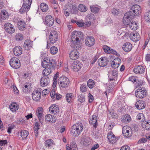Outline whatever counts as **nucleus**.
<instances>
[{"label":"nucleus","mask_w":150,"mask_h":150,"mask_svg":"<svg viewBox=\"0 0 150 150\" xmlns=\"http://www.w3.org/2000/svg\"><path fill=\"white\" fill-rule=\"evenodd\" d=\"M71 132L74 137H77L81 133L83 129V125L81 122L77 123L71 127Z\"/></svg>","instance_id":"obj_1"},{"label":"nucleus","mask_w":150,"mask_h":150,"mask_svg":"<svg viewBox=\"0 0 150 150\" xmlns=\"http://www.w3.org/2000/svg\"><path fill=\"white\" fill-rule=\"evenodd\" d=\"M41 65L43 68L49 66L51 68H54L55 65V61L53 59L50 60L49 58H45L43 60Z\"/></svg>","instance_id":"obj_2"},{"label":"nucleus","mask_w":150,"mask_h":150,"mask_svg":"<svg viewBox=\"0 0 150 150\" xmlns=\"http://www.w3.org/2000/svg\"><path fill=\"white\" fill-rule=\"evenodd\" d=\"M134 14L135 13L130 10L125 14L123 18V21L125 25H128V22L131 21V20L133 18L134 16H136L134 15Z\"/></svg>","instance_id":"obj_3"},{"label":"nucleus","mask_w":150,"mask_h":150,"mask_svg":"<svg viewBox=\"0 0 150 150\" xmlns=\"http://www.w3.org/2000/svg\"><path fill=\"white\" fill-rule=\"evenodd\" d=\"M23 3L21 8L20 9L19 12L23 13L24 12L28 11L30 8L32 0H23Z\"/></svg>","instance_id":"obj_4"},{"label":"nucleus","mask_w":150,"mask_h":150,"mask_svg":"<svg viewBox=\"0 0 150 150\" xmlns=\"http://www.w3.org/2000/svg\"><path fill=\"white\" fill-rule=\"evenodd\" d=\"M59 86L63 88L68 87L70 83L69 79L66 76L61 77L58 80Z\"/></svg>","instance_id":"obj_5"},{"label":"nucleus","mask_w":150,"mask_h":150,"mask_svg":"<svg viewBox=\"0 0 150 150\" xmlns=\"http://www.w3.org/2000/svg\"><path fill=\"white\" fill-rule=\"evenodd\" d=\"M147 92L145 88L140 87L137 90L135 93V96L136 97L142 99L146 96Z\"/></svg>","instance_id":"obj_6"},{"label":"nucleus","mask_w":150,"mask_h":150,"mask_svg":"<svg viewBox=\"0 0 150 150\" xmlns=\"http://www.w3.org/2000/svg\"><path fill=\"white\" fill-rule=\"evenodd\" d=\"M9 63L11 67L14 69H18L21 66L20 61L16 57H13L11 58L10 60Z\"/></svg>","instance_id":"obj_7"},{"label":"nucleus","mask_w":150,"mask_h":150,"mask_svg":"<svg viewBox=\"0 0 150 150\" xmlns=\"http://www.w3.org/2000/svg\"><path fill=\"white\" fill-rule=\"evenodd\" d=\"M58 35L57 32L53 31L50 32V40L52 43H54L56 42L58 39Z\"/></svg>","instance_id":"obj_8"},{"label":"nucleus","mask_w":150,"mask_h":150,"mask_svg":"<svg viewBox=\"0 0 150 150\" xmlns=\"http://www.w3.org/2000/svg\"><path fill=\"white\" fill-rule=\"evenodd\" d=\"M5 30L9 33H12L15 31L14 26L9 23H7L4 25Z\"/></svg>","instance_id":"obj_9"},{"label":"nucleus","mask_w":150,"mask_h":150,"mask_svg":"<svg viewBox=\"0 0 150 150\" xmlns=\"http://www.w3.org/2000/svg\"><path fill=\"white\" fill-rule=\"evenodd\" d=\"M46 25L49 26H52L54 23V20L53 18L50 15H47L45 18Z\"/></svg>","instance_id":"obj_10"},{"label":"nucleus","mask_w":150,"mask_h":150,"mask_svg":"<svg viewBox=\"0 0 150 150\" xmlns=\"http://www.w3.org/2000/svg\"><path fill=\"white\" fill-rule=\"evenodd\" d=\"M103 49L105 52L107 53L110 54L111 53L117 55V56L119 57L120 56V54L115 50L110 48L106 45H104L103 46Z\"/></svg>","instance_id":"obj_11"},{"label":"nucleus","mask_w":150,"mask_h":150,"mask_svg":"<svg viewBox=\"0 0 150 150\" xmlns=\"http://www.w3.org/2000/svg\"><path fill=\"white\" fill-rule=\"evenodd\" d=\"M82 64L79 61H74L72 64L71 68L74 71H78L81 68Z\"/></svg>","instance_id":"obj_12"},{"label":"nucleus","mask_w":150,"mask_h":150,"mask_svg":"<svg viewBox=\"0 0 150 150\" xmlns=\"http://www.w3.org/2000/svg\"><path fill=\"white\" fill-rule=\"evenodd\" d=\"M85 42L87 46L91 47L94 44L95 40L92 36H88L86 38Z\"/></svg>","instance_id":"obj_13"},{"label":"nucleus","mask_w":150,"mask_h":150,"mask_svg":"<svg viewBox=\"0 0 150 150\" xmlns=\"http://www.w3.org/2000/svg\"><path fill=\"white\" fill-rule=\"evenodd\" d=\"M50 112L54 114H57L59 111V109L58 105L55 104L52 105L49 108Z\"/></svg>","instance_id":"obj_14"},{"label":"nucleus","mask_w":150,"mask_h":150,"mask_svg":"<svg viewBox=\"0 0 150 150\" xmlns=\"http://www.w3.org/2000/svg\"><path fill=\"white\" fill-rule=\"evenodd\" d=\"M131 129L129 127H124L123 128L122 134L124 136L126 137H129L132 136V133L130 131Z\"/></svg>","instance_id":"obj_15"},{"label":"nucleus","mask_w":150,"mask_h":150,"mask_svg":"<svg viewBox=\"0 0 150 150\" xmlns=\"http://www.w3.org/2000/svg\"><path fill=\"white\" fill-rule=\"evenodd\" d=\"M141 7L138 5L135 4L133 5L130 8V10L135 13L134 15L137 16L141 13Z\"/></svg>","instance_id":"obj_16"},{"label":"nucleus","mask_w":150,"mask_h":150,"mask_svg":"<svg viewBox=\"0 0 150 150\" xmlns=\"http://www.w3.org/2000/svg\"><path fill=\"white\" fill-rule=\"evenodd\" d=\"M50 79L48 77L46 76L41 78L40 81V84L41 86L45 87L47 86L50 83Z\"/></svg>","instance_id":"obj_17"},{"label":"nucleus","mask_w":150,"mask_h":150,"mask_svg":"<svg viewBox=\"0 0 150 150\" xmlns=\"http://www.w3.org/2000/svg\"><path fill=\"white\" fill-rule=\"evenodd\" d=\"M43 112V109L42 107L38 108L36 112L37 115L41 123L43 122L44 118Z\"/></svg>","instance_id":"obj_18"},{"label":"nucleus","mask_w":150,"mask_h":150,"mask_svg":"<svg viewBox=\"0 0 150 150\" xmlns=\"http://www.w3.org/2000/svg\"><path fill=\"white\" fill-rule=\"evenodd\" d=\"M130 38L132 40L135 42L138 41L140 39L139 35L136 31L130 34Z\"/></svg>","instance_id":"obj_19"},{"label":"nucleus","mask_w":150,"mask_h":150,"mask_svg":"<svg viewBox=\"0 0 150 150\" xmlns=\"http://www.w3.org/2000/svg\"><path fill=\"white\" fill-rule=\"evenodd\" d=\"M145 68L142 66L139 65L134 68L133 71L136 74H142L145 71Z\"/></svg>","instance_id":"obj_20"},{"label":"nucleus","mask_w":150,"mask_h":150,"mask_svg":"<svg viewBox=\"0 0 150 150\" xmlns=\"http://www.w3.org/2000/svg\"><path fill=\"white\" fill-rule=\"evenodd\" d=\"M135 106L138 109L142 110L145 108L146 106L145 103L143 100H139L136 103Z\"/></svg>","instance_id":"obj_21"},{"label":"nucleus","mask_w":150,"mask_h":150,"mask_svg":"<svg viewBox=\"0 0 150 150\" xmlns=\"http://www.w3.org/2000/svg\"><path fill=\"white\" fill-rule=\"evenodd\" d=\"M121 62V60L120 58H116L112 62V67L113 68L116 69L118 68Z\"/></svg>","instance_id":"obj_22"},{"label":"nucleus","mask_w":150,"mask_h":150,"mask_svg":"<svg viewBox=\"0 0 150 150\" xmlns=\"http://www.w3.org/2000/svg\"><path fill=\"white\" fill-rule=\"evenodd\" d=\"M41 96V92L38 91H33L32 94L33 99L37 101L40 100Z\"/></svg>","instance_id":"obj_23"},{"label":"nucleus","mask_w":150,"mask_h":150,"mask_svg":"<svg viewBox=\"0 0 150 150\" xmlns=\"http://www.w3.org/2000/svg\"><path fill=\"white\" fill-rule=\"evenodd\" d=\"M108 60L105 57L99 59L98 60V65L102 67H104L106 66L108 64Z\"/></svg>","instance_id":"obj_24"},{"label":"nucleus","mask_w":150,"mask_h":150,"mask_svg":"<svg viewBox=\"0 0 150 150\" xmlns=\"http://www.w3.org/2000/svg\"><path fill=\"white\" fill-rule=\"evenodd\" d=\"M69 56L71 59L75 60L77 59L79 56V52L76 50H73L70 52Z\"/></svg>","instance_id":"obj_25"},{"label":"nucleus","mask_w":150,"mask_h":150,"mask_svg":"<svg viewBox=\"0 0 150 150\" xmlns=\"http://www.w3.org/2000/svg\"><path fill=\"white\" fill-rule=\"evenodd\" d=\"M71 41L74 44V46H76L77 47L76 45L79 43L80 42L79 40V38L77 37V36L75 34L73 33L71 38Z\"/></svg>","instance_id":"obj_26"},{"label":"nucleus","mask_w":150,"mask_h":150,"mask_svg":"<svg viewBox=\"0 0 150 150\" xmlns=\"http://www.w3.org/2000/svg\"><path fill=\"white\" fill-rule=\"evenodd\" d=\"M45 120L51 123H54L57 120L56 117L52 116L51 114H48L45 116Z\"/></svg>","instance_id":"obj_27"},{"label":"nucleus","mask_w":150,"mask_h":150,"mask_svg":"<svg viewBox=\"0 0 150 150\" xmlns=\"http://www.w3.org/2000/svg\"><path fill=\"white\" fill-rule=\"evenodd\" d=\"M132 48V45L130 42L125 43L123 45L122 49L126 52H129Z\"/></svg>","instance_id":"obj_28"},{"label":"nucleus","mask_w":150,"mask_h":150,"mask_svg":"<svg viewBox=\"0 0 150 150\" xmlns=\"http://www.w3.org/2000/svg\"><path fill=\"white\" fill-rule=\"evenodd\" d=\"M22 52V49L20 46H16L13 49V53L16 56H19Z\"/></svg>","instance_id":"obj_29"},{"label":"nucleus","mask_w":150,"mask_h":150,"mask_svg":"<svg viewBox=\"0 0 150 150\" xmlns=\"http://www.w3.org/2000/svg\"><path fill=\"white\" fill-rule=\"evenodd\" d=\"M33 42L29 40H27L25 41L23 47L25 50H28L30 48L32 47L33 46Z\"/></svg>","instance_id":"obj_30"},{"label":"nucleus","mask_w":150,"mask_h":150,"mask_svg":"<svg viewBox=\"0 0 150 150\" xmlns=\"http://www.w3.org/2000/svg\"><path fill=\"white\" fill-rule=\"evenodd\" d=\"M23 86L22 89L24 92L27 93L30 92L31 88V83H26Z\"/></svg>","instance_id":"obj_31"},{"label":"nucleus","mask_w":150,"mask_h":150,"mask_svg":"<svg viewBox=\"0 0 150 150\" xmlns=\"http://www.w3.org/2000/svg\"><path fill=\"white\" fill-rule=\"evenodd\" d=\"M18 134H20L21 136L22 140L25 139L27 137L29 134L28 132L26 130H21L18 133Z\"/></svg>","instance_id":"obj_32"},{"label":"nucleus","mask_w":150,"mask_h":150,"mask_svg":"<svg viewBox=\"0 0 150 150\" xmlns=\"http://www.w3.org/2000/svg\"><path fill=\"white\" fill-rule=\"evenodd\" d=\"M97 116L96 115H93L92 116L91 119H90L89 120L90 123L93 125V127L96 128L97 126Z\"/></svg>","instance_id":"obj_33"},{"label":"nucleus","mask_w":150,"mask_h":150,"mask_svg":"<svg viewBox=\"0 0 150 150\" xmlns=\"http://www.w3.org/2000/svg\"><path fill=\"white\" fill-rule=\"evenodd\" d=\"M131 120L130 116L128 114L125 115L121 118V121L122 122L128 123Z\"/></svg>","instance_id":"obj_34"},{"label":"nucleus","mask_w":150,"mask_h":150,"mask_svg":"<svg viewBox=\"0 0 150 150\" xmlns=\"http://www.w3.org/2000/svg\"><path fill=\"white\" fill-rule=\"evenodd\" d=\"M45 68L43 71L42 74L44 75L45 76H47L51 73L52 70L54 69V68H52L50 67H47Z\"/></svg>","instance_id":"obj_35"},{"label":"nucleus","mask_w":150,"mask_h":150,"mask_svg":"<svg viewBox=\"0 0 150 150\" xmlns=\"http://www.w3.org/2000/svg\"><path fill=\"white\" fill-rule=\"evenodd\" d=\"M130 21L128 22V25H129L130 28L133 30H136L137 29L138 25L137 23L135 22L130 23Z\"/></svg>","instance_id":"obj_36"},{"label":"nucleus","mask_w":150,"mask_h":150,"mask_svg":"<svg viewBox=\"0 0 150 150\" xmlns=\"http://www.w3.org/2000/svg\"><path fill=\"white\" fill-rule=\"evenodd\" d=\"M10 110L13 112H15L18 108V105H17L16 103H12L9 106Z\"/></svg>","instance_id":"obj_37"},{"label":"nucleus","mask_w":150,"mask_h":150,"mask_svg":"<svg viewBox=\"0 0 150 150\" xmlns=\"http://www.w3.org/2000/svg\"><path fill=\"white\" fill-rule=\"evenodd\" d=\"M54 143L53 141L51 139L47 140L45 142V146L46 147H52Z\"/></svg>","instance_id":"obj_38"},{"label":"nucleus","mask_w":150,"mask_h":150,"mask_svg":"<svg viewBox=\"0 0 150 150\" xmlns=\"http://www.w3.org/2000/svg\"><path fill=\"white\" fill-rule=\"evenodd\" d=\"M25 22L24 21H19L18 24L19 29L21 30H23L25 27Z\"/></svg>","instance_id":"obj_39"},{"label":"nucleus","mask_w":150,"mask_h":150,"mask_svg":"<svg viewBox=\"0 0 150 150\" xmlns=\"http://www.w3.org/2000/svg\"><path fill=\"white\" fill-rule=\"evenodd\" d=\"M40 6L41 9L43 12H45L48 10V6L45 3H41Z\"/></svg>","instance_id":"obj_40"},{"label":"nucleus","mask_w":150,"mask_h":150,"mask_svg":"<svg viewBox=\"0 0 150 150\" xmlns=\"http://www.w3.org/2000/svg\"><path fill=\"white\" fill-rule=\"evenodd\" d=\"M1 18L4 20L6 18H7L8 15V13L6 10H3L1 11Z\"/></svg>","instance_id":"obj_41"},{"label":"nucleus","mask_w":150,"mask_h":150,"mask_svg":"<svg viewBox=\"0 0 150 150\" xmlns=\"http://www.w3.org/2000/svg\"><path fill=\"white\" fill-rule=\"evenodd\" d=\"M74 96L72 93H68L66 95V100L69 103H71V100Z\"/></svg>","instance_id":"obj_42"},{"label":"nucleus","mask_w":150,"mask_h":150,"mask_svg":"<svg viewBox=\"0 0 150 150\" xmlns=\"http://www.w3.org/2000/svg\"><path fill=\"white\" fill-rule=\"evenodd\" d=\"M78 10L82 12H85L87 10V8L86 6L83 4H80L78 6Z\"/></svg>","instance_id":"obj_43"},{"label":"nucleus","mask_w":150,"mask_h":150,"mask_svg":"<svg viewBox=\"0 0 150 150\" xmlns=\"http://www.w3.org/2000/svg\"><path fill=\"white\" fill-rule=\"evenodd\" d=\"M145 21L147 22H150V10L146 13L144 15Z\"/></svg>","instance_id":"obj_44"},{"label":"nucleus","mask_w":150,"mask_h":150,"mask_svg":"<svg viewBox=\"0 0 150 150\" xmlns=\"http://www.w3.org/2000/svg\"><path fill=\"white\" fill-rule=\"evenodd\" d=\"M81 144L83 145L87 146L90 143L88 141L87 138L86 137L82 138Z\"/></svg>","instance_id":"obj_45"},{"label":"nucleus","mask_w":150,"mask_h":150,"mask_svg":"<svg viewBox=\"0 0 150 150\" xmlns=\"http://www.w3.org/2000/svg\"><path fill=\"white\" fill-rule=\"evenodd\" d=\"M69 7L70 8L69 11L71 13H75L77 11V8L75 6L70 5Z\"/></svg>","instance_id":"obj_46"},{"label":"nucleus","mask_w":150,"mask_h":150,"mask_svg":"<svg viewBox=\"0 0 150 150\" xmlns=\"http://www.w3.org/2000/svg\"><path fill=\"white\" fill-rule=\"evenodd\" d=\"M58 51L57 47L55 46H53L51 47L50 49V53L52 54H56Z\"/></svg>","instance_id":"obj_47"},{"label":"nucleus","mask_w":150,"mask_h":150,"mask_svg":"<svg viewBox=\"0 0 150 150\" xmlns=\"http://www.w3.org/2000/svg\"><path fill=\"white\" fill-rule=\"evenodd\" d=\"M94 84V81L93 80L90 79L87 82V85L90 88H93Z\"/></svg>","instance_id":"obj_48"},{"label":"nucleus","mask_w":150,"mask_h":150,"mask_svg":"<svg viewBox=\"0 0 150 150\" xmlns=\"http://www.w3.org/2000/svg\"><path fill=\"white\" fill-rule=\"evenodd\" d=\"M78 100L81 103L84 102L85 100V96L82 94H80L78 96Z\"/></svg>","instance_id":"obj_49"},{"label":"nucleus","mask_w":150,"mask_h":150,"mask_svg":"<svg viewBox=\"0 0 150 150\" xmlns=\"http://www.w3.org/2000/svg\"><path fill=\"white\" fill-rule=\"evenodd\" d=\"M16 38L17 41H21L23 39V35L22 34L19 33L16 35Z\"/></svg>","instance_id":"obj_50"},{"label":"nucleus","mask_w":150,"mask_h":150,"mask_svg":"<svg viewBox=\"0 0 150 150\" xmlns=\"http://www.w3.org/2000/svg\"><path fill=\"white\" fill-rule=\"evenodd\" d=\"M111 75L114 77H117L118 75V71L117 69H113V70H111Z\"/></svg>","instance_id":"obj_51"},{"label":"nucleus","mask_w":150,"mask_h":150,"mask_svg":"<svg viewBox=\"0 0 150 150\" xmlns=\"http://www.w3.org/2000/svg\"><path fill=\"white\" fill-rule=\"evenodd\" d=\"M70 146L72 150H78L77 145L75 142H72L71 143Z\"/></svg>","instance_id":"obj_52"},{"label":"nucleus","mask_w":150,"mask_h":150,"mask_svg":"<svg viewBox=\"0 0 150 150\" xmlns=\"http://www.w3.org/2000/svg\"><path fill=\"white\" fill-rule=\"evenodd\" d=\"M87 88L86 85L84 84L81 85L80 87V91L82 92H85L87 91Z\"/></svg>","instance_id":"obj_53"},{"label":"nucleus","mask_w":150,"mask_h":150,"mask_svg":"<svg viewBox=\"0 0 150 150\" xmlns=\"http://www.w3.org/2000/svg\"><path fill=\"white\" fill-rule=\"evenodd\" d=\"M143 115L142 113H139L137 116V119L139 120V121L141 122L143 121Z\"/></svg>","instance_id":"obj_54"},{"label":"nucleus","mask_w":150,"mask_h":150,"mask_svg":"<svg viewBox=\"0 0 150 150\" xmlns=\"http://www.w3.org/2000/svg\"><path fill=\"white\" fill-rule=\"evenodd\" d=\"M91 11L95 13H97L99 11V8L96 7H90Z\"/></svg>","instance_id":"obj_55"},{"label":"nucleus","mask_w":150,"mask_h":150,"mask_svg":"<svg viewBox=\"0 0 150 150\" xmlns=\"http://www.w3.org/2000/svg\"><path fill=\"white\" fill-rule=\"evenodd\" d=\"M144 123L145 124V125L144 128L146 130L150 129V120H149L148 121L145 122Z\"/></svg>","instance_id":"obj_56"},{"label":"nucleus","mask_w":150,"mask_h":150,"mask_svg":"<svg viewBox=\"0 0 150 150\" xmlns=\"http://www.w3.org/2000/svg\"><path fill=\"white\" fill-rule=\"evenodd\" d=\"M114 134H113L112 132H109L107 135V137L108 140L110 142V140H112V138L113 137Z\"/></svg>","instance_id":"obj_57"},{"label":"nucleus","mask_w":150,"mask_h":150,"mask_svg":"<svg viewBox=\"0 0 150 150\" xmlns=\"http://www.w3.org/2000/svg\"><path fill=\"white\" fill-rule=\"evenodd\" d=\"M114 134H113L112 132H109L107 135V137L108 140L110 142V140H112V138L113 137Z\"/></svg>","instance_id":"obj_58"},{"label":"nucleus","mask_w":150,"mask_h":150,"mask_svg":"<svg viewBox=\"0 0 150 150\" xmlns=\"http://www.w3.org/2000/svg\"><path fill=\"white\" fill-rule=\"evenodd\" d=\"M114 134H113L112 132H109L107 135V137L108 140L110 142V140H112V138L113 137Z\"/></svg>","instance_id":"obj_59"},{"label":"nucleus","mask_w":150,"mask_h":150,"mask_svg":"<svg viewBox=\"0 0 150 150\" xmlns=\"http://www.w3.org/2000/svg\"><path fill=\"white\" fill-rule=\"evenodd\" d=\"M112 12L113 15L117 16L119 14V11L118 9L114 8L112 9Z\"/></svg>","instance_id":"obj_60"},{"label":"nucleus","mask_w":150,"mask_h":150,"mask_svg":"<svg viewBox=\"0 0 150 150\" xmlns=\"http://www.w3.org/2000/svg\"><path fill=\"white\" fill-rule=\"evenodd\" d=\"M118 137H117L115 136L114 135H113V137L112 138V140H110V142L112 144H113L115 143L118 140Z\"/></svg>","instance_id":"obj_61"},{"label":"nucleus","mask_w":150,"mask_h":150,"mask_svg":"<svg viewBox=\"0 0 150 150\" xmlns=\"http://www.w3.org/2000/svg\"><path fill=\"white\" fill-rule=\"evenodd\" d=\"M88 101L90 103L92 102L93 100V96L90 93H89L88 95Z\"/></svg>","instance_id":"obj_62"},{"label":"nucleus","mask_w":150,"mask_h":150,"mask_svg":"<svg viewBox=\"0 0 150 150\" xmlns=\"http://www.w3.org/2000/svg\"><path fill=\"white\" fill-rule=\"evenodd\" d=\"M120 150H130V148L127 145L124 146L121 148Z\"/></svg>","instance_id":"obj_63"},{"label":"nucleus","mask_w":150,"mask_h":150,"mask_svg":"<svg viewBox=\"0 0 150 150\" xmlns=\"http://www.w3.org/2000/svg\"><path fill=\"white\" fill-rule=\"evenodd\" d=\"M100 133H99L98 131H96L95 134H94V137L96 139H98L99 137Z\"/></svg>","instance_id":"obj_64"}]
</instances>
